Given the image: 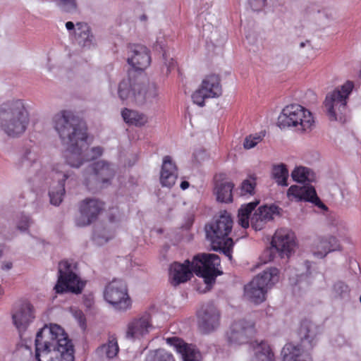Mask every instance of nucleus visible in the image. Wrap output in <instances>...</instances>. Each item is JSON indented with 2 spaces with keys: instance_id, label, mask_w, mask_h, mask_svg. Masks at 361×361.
I'll list each match as a JSON object with an SVG mask.
<instances>
[{
  "instance_id": "nucleus-46",
  "label": "nucleus",
  "mask_w": 361,
  "mask_h": 361,
  "mask_svg": "<svg viewBox=\"0 0 361 361\" xmlns=\"http://www.w3.org/2000/svg\"><path fill=\"white\" fill-rule=\"evenodd\" d=\"M210 97L201 87L197 90L192 95L193 102L200 106H203L204 105V99Z\"/></svg>"
},
{
  "instance_id": "nucleus-12",
  "label": "nucleus",
  "mask_w": 361,
  "mask_h": 361,
  "mask_svg": "<svg viewBox=\"0 0 361 361\" xmlns=\"http://www.w3.org/2000/svg\"><path fill=\"white\" fill-rule=\"evenodd\" d=\"M104 298L116 310H126L131 305L127 285L120 279H114L106 286Z\"/></svg>"
},
{
  "instance_id": "nucleus-27",
  "label": "nucleus",
  "mask_w": 361,
  "mask_h": 361,
  "mask_svg": "<svg viewBox=\"0 0 361 361\" xmlns=\"http://www.w3.org/2000/svg\"><path fill=\"white\" fill-rule=\"evenodd\" d=\"M13 320L15 326L19 331H23L34 318L32 307L28 302H22L13 314Z\"/></svg>"
},
{
  "instance_id": "nucleus-37",
  "label": "nucleus",
  "mask_w": 361,
  "mask_h": 361,
  "mask_svg": "<svg viewBox=\"0 0 361 361\" xmlns=\"http://www.w3.org/2000/svg\"><path fill=\"white\" fill-rule=\"evenodd\" d=\"M259 202L255 201L247 204H243L238 210V223L243 228L249 226V216L251 212L255 209Z\"/></svg>"
},
{
  "instance_id": "nucleus-2",
  "label": "nucleus",
  "mask_w": 361,
  "mask_h": 361,
  "mask_svg": "<svg viewBox=\"0 0 361 361\" xmlns=\"http://www.w3.org/2000/svg\"><path fill=\"white\" fill-rule=\"evenodd\" d=\"M220 262L217 255L207 253L195 256L192 262L188 259L183 264L173 262L169 269L171 283L175 286L185 283L191 279L193 271L197 276L202 277L207 285H212L215 282L216 277L221 274L218 269Z\"/></svg>"
},
{
  "instance_id": "nucleus-16",
  "label": "nucleus",
  "mask_w": 361,
  "mask_h": 361,
  "mask_svg": "<svg viewBox=\"0 0 361 361\" xmlns=\"http://www.w3.org/2000/svg\"><path fill=\"white\" fill-rule=\"evenodd\" d=\"M197 317L199 327L204 333L214 331L219 324V312L211 302L202 306L197 312Z\"/></svg>"
},
{
  "instance_id": "nucleus-8",
  "label": "nucleus",
  "mask_w": 361,
  "mask_h": 361,
  "mask_svg": "<svg viewBox=\"0 0 361 361\" xmlns=\"http://www.w3.org/2000/svg\"><path fill=\"white\" fill-rule=\"evenodd\" d=\"M353 87V82L347 81L343 85L327 93L324 106L331 121L342 119V115L345 112L349 96Z\"/></svg>"
},
{
  "instance_id": "nucleus-34",
  "label": "nucleus",
  "mask_w": 361,
  "mask_h": 361,
  "mask_svg": "<svg viewBox=\"0 0 361 361\" xmlns=\"http://www.w3.org/2000/svg\"><path fill=\"white\" fill-rule=\"evenodd\" d=\"M251 361H274V355L269 345L264 341L254 345V357Z\"/></svg>"
},
{
  "instance_id": "nucleus-41",
  "label": "nucleus",
  "mask_w": 361,
  "mask_h": 361,
  "mask_svg": "<svg viewBox=\"0 0 361 361\" xmlns=\"http://www.w3.org/2000/svg\"><path fill=\"white\" fill-rule=\"evenodd\" d=\"M64 12L73 13L77 9L76 0H53Z\"/></svg>"
},
{
  "instance_id": "nucleus-39",
  "label": "nucleus",
  "mask_w": 361,
  "mask_h": 361,
  "mask_svg": "<svg viewBox=\"0 0 361 361\" xmlns=\"http://www.w3.org/2000/svg\"><path fill=\"white\" fill-rule=\"evenodd\" d=\"M311 171L303 166L295 168L291 173L293 179L298 183H305V181H312L310 177Z\"/></svg>"
},
{
  "instance_id": "nucleus-20",
  "label": "nucleus",
  "mask_w": 361,
  "mask_h": 361,
  "mask_svg": "<svg viewBox=\"0 0 361 361\" xmlns=\"http://www.w3.org/2000/svg\"><path fill=\"white\" fill-rule=\"evenodd\" d=\"M128 63L136 70H143L150 63L151 59L147 48L141 44L129 46Z\"/></svg>"
},
{
  "instance_id": "nucleus-45",
  "label": "nucleus",
  "mask_w": 361,
  "mask_h": 361,
  "mask_svg": "<svg viewBox=\"0 0 361 361\" xmlns=\"http://www.w3.org/2000/svg\"><path fill=\"white\" fill-rule=\"evenodd\" d=\"M264 135L255 134L247 136L244 140L243 146L245 149H250L255 147L259 142L262 140Z\"/></svg>"
},
{
  "instance_id": "nucleus-29",
  "label": "nucleus",
  "mask_w": 361,
  "mask_h": 361,
  "mask_svg": "<svg viewBox=\"0 0 361 361\" xmlns=\"http://www.w3.org/2000/svg\"><path fill=\"white\" fill-rule=\"evenodd\" d=\"M309 351L303 350L300 345L288 343L283 348V361H312Z\"/></svg>"
},
{
  "instance_id": "nucleus-19",
  "label": "nucleus",
  "mask_w": 361,
  "mask_h": 361,
  "mask_svg": "<svg viewBox=\"0 0 361 361\" xmlns=\"http://www.w3.org/2000/svg\"><path fill=\"white\" fill-rule=\"evenodd\" d=\"M254 333V325L252 322L245 320L235 322L227 333L228 341L233 344H243Z\"/></svg>"
},
{
  "instance_id": "nucleus-36",
  "label": "nucleus",
  "mask_w": 361,
  "mask_h": 361,
  "mask_svg": "<svg viewBox=\"0 0 361 361\" xmlns=\"http://www.w3.org/2000/svg\"><path fill=\"white\" fill-rule=\"evenodd\" d=\"M134 87V77L128 76L123 79L118 84V96L124 101L130 99L132 100V93Z\"/></svg>"
},
{
  "instance_id": "nucleus-53",
  "label": "nucleus",
  "mask_w": 361,
  "mask_h": 361,
  "mask_svg": "<svg viewBox=\"0 0 361 361\" xmlns=\"http://www.w3.org/2000/svg\"><path fill=\"white\" fill-rule=\"evenodd\" d=\"M188 187H189V183L188 181H183L180 183V188L183 190H185V189L188 188Z\"/></svg>"
},
{
  "instance_id": "nucleus-57",
  "label": "nucleus",
  "mask_w": 361,
  "mask_h": 361,
  "mask_svg": "<svg viewBox=\"0 0 361 361\" xmlns=\"http://www.w3.org/2000/svg\"><path fill=\"white\" fill-rule=\"evenodd\" d=\"M360 302H361V295H360Z\"/></svg>"
},
{
  "instance_id": "nucleus-14",
  "label": "nucleus",
  "mask_w": 361,
  "mask_h": 361,
  "mask_svg": "<svg viewBox=\"0 0 361 361\" xmlns=\"http://www.w3.org/2000/svg\"><path fill=\"white\" fill-rule=\"evenodd\" d=\"M104 209V202L97 198H85L79 204L80 216L76 219V225L83 227L91 224Z\"/></svg>"
},
{
  "instance_id": "nucleus-55",
  "label": "nucleus",
  "mask_w": 361,
  "mask_h": 361,
  "mask_svg": "<svg viewBox=\"0 0 361 361\" xmlns=\"http://www.w3.org/2000/svg\"><path fill=\"white\" fill-rule=\"evenodd\" d=\"M1 254H2V247H1V245H0V257L1 256Z\"/></svg>"
},
{
  "instance_id": "nucleus-38",
  "label": "nucleus",
  "mask_w": 361,
  "mask_h": 361,
  "mask_svg": "<svg viewBox=\"0 0 361 361\" xmlns=\"http://www.w3.org/2000/svg\"><path fill=\"white\" fill-rule=\"evenodd\" d=\"M271 176L278 185L287 186L288 171L284 164L274 165L271 171Z\"/></svg>"
},
{
  "instance_id": "nucleus-6",
  "label": "nucleus",
  "mask_w": 361,
  "mask_h": 361,
  "mask_svg": "<svg viewBox=\"0 0 361 361\" xmlns=\"http://www.w3.org/2000/svg\"><path fill=\"white\" fill-rule=\"evenodd\" d=\"M312 114L300 104H290L284 107L278 117L277 125L281 128L293 127L297 131L305 133L314 127Z\"/></svg>"
},
{
  "instance_id": "nucleus-42",
  "label": "nucleus",
  "mask_w": 361,
  "mask_h": 361,
  "mask_svg": "<svg viewBox=\"0 0 361 361\" xmlns=\"http://www.w3.org/2000/svg\"><path fill=\"white\" fill-rule=\"evenodd\" d=\"M104 149L102 147L97 146L88 149L87 145L85 148V160L87 161H92L102 155Z\"/></svg>"
},
{
  "instance_id": "nucleus-15",
  "label": "nucleus",
  "mask_w": 361,
  "mask_h": 361,
  "mask_svg": "<svg viewBox=\"0 0 361 361\" xmlns=\"http://www.w3.org/2000/svg\"><path fill=\"white\" fill-rule=\"evenodd\" d=\"M54 172V179L57 181V186H51L49 192L50 202L51 204L58 206L62 200L65 194V182L73 176L72 171L66 169L64 164H57L53 168Z\"/></svg>"
},
{
  "instance_id": "nucleus-9",
  "label": "nucleus",
  "mask_w": 361,
  "mask_h": 361,
  "mask_svg": "<svg viewBox=\"0 0 361 361\" xmlns=\"http://www.w3.org/2000/svg\"><path fill=\"white\" fill-rule=\"evenodd\" d=\"M75 266L68 260H63L59 264V276L54 290L57 293L71 292L80 293L85 286V282L81 281L75 273Z\"/></svg>"
},
{
  "instance_id": "nucleus-24",
  "label": "nucleus",
  "mask_w": 361,
  "mask_h": 361,
  "mask_svg": "<svg viewBox=\"0 0 361 361\" xmlns=\"http://www.w3.org/2000/svg\"><path fill=\"white\" fill-rule=\"evenodd\" d=\"M152 328L150 316L146 314L140 318L133 319L128 324L126 337L133 339L140 338L148 334Z\"/></svg>"
},
{
  "instance_id": "nucleus-48",
  "label": "nucleus",
  "mask_w": 361,
  "mask_h": 361,
  "mask_svg": "<svg viewBox=\"0 0 361 361\" xmlns=\"http://www.w3.org/2000/svg\"><path fill=\"white\" fill-rule=\"evenodd\" d=\"M163 60L164 66L166 68V73H170L171 70L175 67L176 62L174 59L171 57L169 51L164 50L163 53Z\"/></svg>"
},
{
  "instance_id": "nucleus-13",
  "label": "nucleus",
  "mask_w": 361,
  "mask_h": 361,
  "mask_svg": "<svg viewBox=\"0 0 361 361\" xmlns=\"http://www.w3.org/2000/svg\"><path fill=\"white\" fill-rule=\"evenodd\" d=\"M115 171L113 166L105 161H99L88 167L85 173V181L87 186L93 184L107 183L113 178Z\"/></svg>"
},
{
  "instance_id": "nucleus-56",
  "label": "nucleus",
  "mask_w": 361,
  "mask_h": 361,
  "mask_svg": "<svg viewBox=\"0 0 361 361\" xmlns=\"http://www.w3.org/2000/svg\"><path fill=\"white\" fill-rule=\"evenodd\" d=\"M306 266H307V268L308 269L310 267L309 262H307Z\"/></svg>"
},
{
  "instance_id": "nucleus-5",
  "label": "nucleus",
  "mask_w": 361,
  "mask_h": 361,
  "mask_svg": "<svg viewBox=\"0 0 361 361\" xmlns=\"http://www.w3.org/2000/svg\"><path fill=\"white\" fill-rule=\"evenodd\" d=\"M233 228L231 215L224 212L216 219L205 226L207 238L210 241L212 249L222 252L230 260L232 259L231 250L233 241L228 235Z\"/></svg>"
},
{
  "instance_id": "nucleus-11",
  "label": "nucleus",
  "mask_w": 361,
  "mask_h": 361,
  "mask_svg": "<svg viewBox=\"0 0 361 361\" xmlns=\"http://www.w3.org/2000/svg\"><path fill=\"white\" fill-rule=\"evenodd\" d=\"M159 92L157 85L145 77H134L132 101L137 105L152 104L158 100Z\"/></svg>"
},
{
  "instance_id": "nucleus-40",
  "label": "nucleus",
  "mask_w": 361,
  "mask_h": 361,
  "mask_svg": "<svg viewBox=\"0 0 361 361\" xmlns=\"http://www.w3.org/2000/svg\"><path fill=\"white\" fill-rule=\"evenodd\" d=\"M145 361H175L171 353L164 349H159L153 352H150Z\"/></svg>"
},
{
  "instance_id": "nucleus-35",
  "label": "nucleus",
  "mask_w": 361,
  "mask_h": 361,
  "mask_svg": "<svg viewBox=\"0 0 361 361\" xmlns=\"http://www.w3.org/2000/svg\"><path fill=\"white\" fill-rule=\"evenodd\" d=\"M119 348L117 341L112 338L107 343L102 345L96 350V354L102 357L111 359L116 357L118 353Z\"/></svg>"
},
{
  "instance_id": "nucleus-1",
  "label": "nucleus",
  "mask_w": 361,
  "mask_h": 361,
  "mask_svg": "<svg viewBox=\"0 0 361 361\" xmlns=\"http://www.w3.org/2000/svg\"><path fill=\"white\" fill-rule=\"evenodd\" d=\"M37 361H74V348L64 330L57 324L45 325L36 335Z\"/></svg>"
},
{
  "instance_id": "nucleus-25",
  "label": "nucleus",
  "mask_w": 361,
  "mask_h": 361,
  "mask_svg": "<svg viewBox=\"0 0 361 361\" xmlns=\"http://www.w3.org/2000/svg\"><path fill=\"white\" fill-rule=\"evenodd\" d=\"M166 343L174 347L182 356L183 361H200V353L192 345L187 344L176 336L166 338Z\"/></svg>"
},
{
  "instance_id": "nucleus-44",
  "label": "nucleus",
  "mask_w": 361,
  "mask_h": 361,
  "mask_svg": "<svg viewBox=\"0 0 361 361\" xmlns=\"http://www.w3.org/2000/svg\"><path fill=\"white\" fill-rule=\"evenodd\" d=\"M333 291L336 296L345 298L349 295L350 289L347 284L343 281H337L333 286Z\"/></svg>"
},
{
  "instance_id": "nucleus-30",
  "label": "nucleus",
  "mask_w": 361,
  "mask_h": 361,
  "mask_svg": "<svg viewBox=\"0 0 361 361\" xmlns=\"http://www.w3.org/2000/svg\"><path fill=\"white\" fill-rule=\"evenodd\" d=\"M200 87L211 98L219 97L222 93L220 78L217 75H207L203 79Z\"/></svg>"
},
{
  "instance_id": "nucleus-52",
  "label": "nucleus",
  "mask_w": 361,
  "mask_h": 361,
  "mask_svg": "<svg viewBox=\"0 0 361 361\" xmlns=\"http://www.w3.org/2000/svg\"><path fill=\"white\" fill-rule=\"evenodd\" d=\"M66 27L67 28V30H73L74 27H75V25H74V23L71 21H68L66 23Z\"/></svg>"
},
{
  "instance_id": "nucleus-43",
  "label": "nucleus",
  "mask_w": 361,
  "mask_h": 361,
  "mask_svg": "<svg viewBox=\"0 0 361 361\" xmlns=\"http://www.w3.org/2000/svg\"><path fill=\"white\" fill-rule=\"evenodd\" d=\"M256 181L255 178L246 179L240 185V194L242 195H252L254 193Z\"/></svg>"
},
{
  "instance_id": "nucleus-10",
  "label": "nucleus",
  "mask_w": 361,
  "mask_h": 361,
  "mask_svg": "<svg viewBox=\"0 0 361 361\" xmlns=\"http://www.w3.org/2000/svg\"><path fill=\"white\" fill-rule=\"evenodd\" d=\"M294 246V234L292 232L285 229L276 231L271 240V247L267 248L263 253L264 262L273 260L275 252L281 257H288Z\"/></svg>"
},
{
  "instance_id": "nucleus-33",
  "label": "nucleus",
  "mask_w": 361,
  "mask_h": 361,
  "mask_svg": "<svg viewBox=\"0 0 361 361\" xmlns=\"http://www.w3.org/2000/svg\"><path fill=\"white\" fill-rule=\"evenodd\" d=\"M121 116L126 123L137 127L143 126L148 122V118L145 114L127 108L121 111Z\"/></svg>"
},
{
  "instance_id": "nucleus-49",
  "label": "nucleus",
  "mask_w": 361,
  "mask_h": 361,
  "mask_svg": "<svg viewBox=\"0 0 361 361\" xmlns=\"http://www.w3.org/2000/svg\"><path fill=\"white\" fill-rule=\"evenodd\" d=\"M267 0H248V4L253 11H260L266 4Z\"/></svg>"
},
{
  "instance_id": "nucleus-18",
  "label": "nucleus",
  "mask_w": 361,
  "mask_h": 361,
  "mask_svg": "<svg viewBox=\"0 0 361 361\" xmlns=\"http://www.w3.org/2000/svg\"><path fill=\"white\" fill-rule=\"evenodd\" d=\"M319 326L310 320L302 322L299 329L300 345L303 350L310 351L318 342Z\"/></svg>"
},
{
  "instance_id": "nucleus-23",
  "label": "nucleus",
  "mask_w": 361,
  "mask_h": 361,
  "mask_svg": "<svg viewBox=\"0 0 361 361\" xmlns=\"http://www.w3.org/2000/svg\"><path fill=\"white\" fill-rule=\"evenodd\" d=\"M66 147V161L68 165L73 168H79L85 160V148L86 140L82 142L64 145Z\"/></svg>"
},
{
  "instance_id": "nucleus-7",
  "label": "nucleus",
  "mask_w": 361,
  "mask_h": 361,
  "mask_svg": "<svg viewBox=\"0 0 361 361\" xmlns=\"http://www.w3.org/2000/svg\"><path fill=\"white\" fill-rule=\"evenodd\" d=\"M279 271L276 267L269 268L256 276L245 286V296L251 302L259 304L265 300L267 290L279 281Z\"/></svg>"
},
{
  "instance_id": "nucleus-4",
  "label": "nucleus",
  "mask_w": 361,
  "mask_h": 361,
  "mask_svg": "<svg viewBox=\"0 0 361 361\" xmlns=\"http://www.w3.org/2000/svg\"><path fill=\"white\" fill-rule=\"evenodd\" d=\"M52 123L63 145L75 142H82L87 138L82 120L72 111L62 110L58 112L53 117Z\"/></svg>"
},
{
  "instance_id": "nucleus-28",
  "label": "nucleus",
  "mask_w": 361,
  "mask_h": 361,
  "mask_svg": "<svg viewBox=\"0 0 361 361\" xmlns=\"http://www.w3.org/2000/svg\"><path fill=\"white\" fill-rule=\"evenodd\" d=\"M279 208L274 205L269 207L267 206L259 207L251 217L252 227L255 231L262 230L267 222L273 219L274 214L279 213Z\"/></svg>"
},
{
  "instance_id": "nucleus-50",
  "label": "nucleus",
  "mask_w": 361,
  "mask_h": 361,
  "mask_svg": "<svg viewBox=\"0 0 361 361\" xmlns=\"http://www.w3.org/2000/svg\"><path fill=\"white\" fill-rule=\"evenodd\" d=\"M75 317L78 318L80 323L85 322V317L81 311H78L75 312Z\"/></svg>"
},
{
  "instance_id": "nucleus-31",
  "label": "nucleus",
  "mask_w": 361,
  "mask_h": 361,
  "mask_svg": "<svg viewBox=\"0 0 361 361\" xmlns=\"http://www.w3.org/2000/svg\"><path fill=\"white\" fill-rule=\"evenodd\" d=\"M36 152L31 148H26L21 154L18 166L22 170L29 171L32 168L40 166Z\"/></svg>"
},
{
  "instance_id": "nucleus-47",
  "label": "nucleus",
  "mask_w": 361,
  "mask_h": 361,
  "mask_svg": "<svg viewBox=\"0 0 361 361\" xmlns=\"http://www.w3.org/2000/svg\"><path fill=\"white\" fill-rule=\"evenodd\" d=\"M32 220L29 216L21 215L17 223V228L20 231H26L32 224Z\"/></svg>"
},
{
  "instance_id": "nucleus-22",
  "label": "nucleus",
  "mask_w": 361,
  "mask_h": 361,
  "mask_svg": "<svg viewBox=\"0 0 361 361\" xmlns=\"http://www.w3.org/2000/svg\"><path fill=\"white\" fill-rule=\"evenodd\" d=\"M341 245L336 237L328 235L319 237L314 242L312 252L317 258H324L328 253L339 250Z\"/></svg>"
},
{
  "instance_id": "nucleus-26",
  "label": "nucleus",
  "mask_w": 361,
  "mask_h": 361,
  "mask_svg": "<svg viewBox=\"0 0 361 361\" xmlns=\"http://www.w3.org/2000/svg\"><path fill=\"white\" fill-rule=\"evenodd\" d=\"M177 177L178 169L176 164L170 156L164 157L159 178L161 185L163 187L171 188Z\"/></svg>"
},
{
  "instance_id": "nucleus-17",
  "label": "nucleus",
  "mask_w": 361,
  "mask_h": 361,
  "mask_svg": "<svg viewBox=\"0 0 361 361\" xmlns=\"http://www.w3.org/2000/svg\"><path fill=\"white\" fill-rule=\"evenodd\" d=\"M287 196L290 200L310 202L318 207L327 210V207L317 197L315 189L312 185H291L287 191Z\"/></svg>"
},
{
  "instance_id": "nucleus-32",
  "label": "nucleus",
  "mask_w": 361,
  "mask_h": 361,
  "mask_svg": "<svg viewBox=\"0 0 361 361\" xmlns=\"http://www.w3.org/2000/svg\"><path fill=\"white\" fill-rule=\"evenodd\" d=\"M75 39L78 44L84 47H90L92 44L93 36L90 33V27L85 23H78L75 30Z\"/></svg>"
},
{
  "instance_id": "nucleus-21",
  "label": "nucleus",
  "mask_w": 361,
  "mask_h": 361,
  "mask_svg": "<svg viewBox=\"0 0 361 361\" xmlns=\"http://www.w3.org/2000/svg\"><path fill=\"white\" fill-rule=\"evenodd\" d=\"M233 188L234 184L228 180L226 174L219 173L215 176L214 192L216 196L217 201L225 203L231 202Z\"/></svg>"
},
{
  "instance_id": "nucleus-54",
  "label": "nucleus",
  "mask_w": 361,
  "mask_h": 361,
  "mask_svg": "<svg viewBox=\"0 0 361 361\" xmlns=\"http://www.w3.org/2000/svg\"><path fill=\"white\" fill-rule=\"evenodd\" d=\"M305 42H301V43L300 44V48H303V47H305Z\"/></svg>"
},
{
  "instance_id": "nucleus-51",
  "label": "nucleus",
  "mask_w": 361,
  "mask_h": 361,
  "mask_svg": "<svg viewBox=\"0 0 361 361\" xmlns=\"http://www.w3.org/2000/svg\"><path fill=\"white\" fill-rule=\"evenodd\" d=\"M13 264L11 262H7L3 264L2 269L4 270H9L12 268Z\"/></svg>"
},
{
  "instance_id": "nucleus-3",
  "label": "nucleus",
  "mask_w": 361,
  "mask_h": 361,
  "mask_svg": "<svg viewBox=\"0 0 361 361\" xmlns=\"http://www.w3.org/2000/svg\"><path fill=\"white\" fill-rule=\"evenodd\" d=\"M28 123V113L21 100L10 101L1 105L0 126L8 136L15 137L22 135Z\"/></svg>"
}]
</instances>
